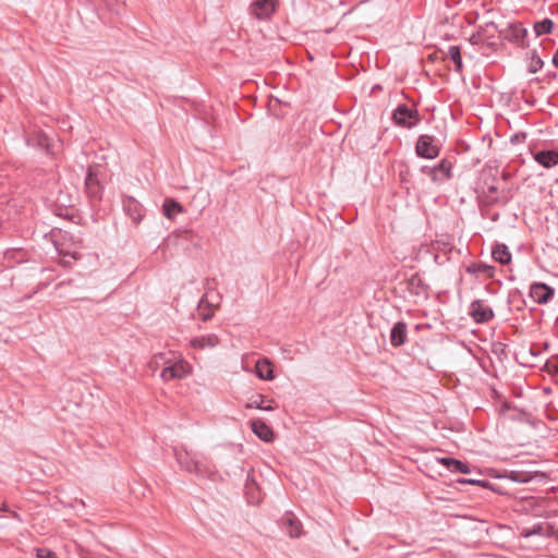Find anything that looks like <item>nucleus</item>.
<instances>
[{"label": "nucleus", "instance_id": "nucleus-1", "mask_svg": "<svg viewBox=\"0 0 558 558\" xmlns=\"http://www.w3.org/2000/svg\"><path fill=\"white\" fill-rule=\"evenodd\" d=\"M150 367L162 366L160 377L163 381L183 379L191 373V365L181 356L172 354L168 356L166 353L156 354L151 362Z\"/></svg>", "mask_w": 558, "mask_h": 558}, {"label": "nucleus", "instance_id": "nucleus-2", "mask_svg": "<svg viewBox=\"0 0 558 558\" xmlns=\"http://www.w3.org/2000/svg\"><path fill=\"white\" fill-rule=\"evenodd\" d=\"M392 121L398 126L411 129L418 124L421 119L416 109H412L405 104H401L393 110Z\"/></svg>", "mask_w": 558, "mask_h": 558}, {"label": "nucleus", "instance_id": "nucleus-3", "mask_svg": "<svg viewBox=\"0 0 558 558\" xmlns=\"http://www.w3.org/2000/svg\"><path fill=\"white\" fill-rule=\"evenodd\" d=\"M415 151L418 157L433 159L439 155V147L432 135L423 134L417 138Z\"/></svg>", "mask_w": 558, "mask_h": 558}, {"label": "nucleus", "instance_id": "nucleus-4", "mask_svg": "<svg viewBox=\"0 0 558 558\" xmlns=\"http://www.w3.org/2000/svg\"><path fill=\"white\" fill-rule=\"evenodd\" d=\"M452 162L449 159H442L437 166L433 168L423 167L422 171L426 172L433 182H444L452 177Z\"/></svg>", "mask_w": 558, "mask_h": 558}, {"label": "nucleus", "instance_id": "nucleus-5", "mask_svg": "<svg viewBox=\"0 0 558 558\" xmlns=\"http://www.w3.org/2000/svg\"><path fill=\"white\" fill-rule=\"evenodd\" d=\"M469 314L477 324H484L494 318L493 310L485 305L483 300L473 301L470 305Z\"/></svg>", "mask_w": 558, "mask_h": 558}, {"label": "nucleus", "instance_id": "nucleus-6", "mask_svg": "<svg viewBox=\"0 0 558 558\" xmlns=\"http://www.w3.org/2000/svg\"><path fill=\"white\" fill-rule=\"evenodd\" d=\"M531 298L538 304H547L555 295V289L543 282H534L530 287Z\"/></svg>", "mask_w": 558, "mask_h": 558}, {"label": "nucleus", "instance_id": "nucleus-7", "mask_svg": "<svg viewBox=\"0 0 558 558\" xmlns=\"http://www.w3.org/2000/svg\"><path fill=\"white\" fill-rule=\"evenodd\" d=\"M280 524L282 530L290 536V537H300L303 533L302 523L301 521L295 517L294 513L287 511L281 520Z\"/></svg>", "mask_w": 558, "mask_h": 558}, {"label": "nucleus", "instance_id": "nucleus-8", "mask_svg": "<svg viewBox=\"0 0 558 558\" xmlns=\"http://www.w3.org/2000/svg\"><path fill=\"white\" fill-rule=\"evenodd\" d=\"M277 0H254L251 4L252 14L259 19H268L275 12Z\"/></svg>", "mask_w": 558, "mask_h": 558}, {"label": "nucleus", "instance_id": "nucleus-9", "mask_svg": "<svg viewBox=\"0 0 558 558\" xmlns=\"http://www.w3.org/2000/svg\"><path fill=\"white\" fill-rule=\"evenodd\" d=\"M85 187L90 198H100L101 186L98 181L97 173L94 171L93 167L88 168L87 175L85 179Z\"/></svg>", "mask_w": 558, "mask_h": 558}, {"label": "nucleus", "instance_id": "nucleus-10", "mask_svg": "<svg viewBox=\"0 0 558 558\" xmlns=\"http://www.w3.org/2000/svg\"><path fill=\"white\" fill-rule=\"evenodd\" d=\"M408 336V326L404 322H397L390 331V343L398 348L405 343Z\"/></svg>", "mask_w": 558, "mask_h": 558}, {"label": "nucleus", "instance_id": "nucleus-11", "mask_svg": "<svg viewBox=\"0 0 558 558\" xmlns=\"http://www.w3.org/2000/svg\"><path fill=\"white\" fill-rule=\"evenodd\" d=\"M123 208L135 223H138L142 220L143 206L134 197L128 196L124 198Z\"/></svg>", "mask_w": 558, "mask_h": 558}, {"label": "nucleus", "instance_id": "nucleus-12", "mask_svg": "<svg viewBox=\"0 0 558 558\" xmlns=\"http://www.w3.org/2000/svg\"><path fill=\"white\" fill-rule=\"evenodd\" d=\"M404 286L407 291L416 296L422 295L427 291V284L418 274H413L411 277H409L404 281Z\"/></svg>", "mask_w": 558, "mask_h": 558}, {"label": "nucleus", "instance_id": "nucleus-13", "mask_svg": "<svg viewBox=\"0 0 558 558\" xmlns=\"http://www.w3.org/2000/svg\"><path fill=\"white\" fill-rule=\"evenodd\" d=\"M538 475L544 476L543 473L535 470L513 469L508 471L507 477L517 483H527Z\"/></svg>", "mask_w": 558, "mask_h": 558}, {"label": "nucleus", "instance_id": "nucleus-14", "mask_svg": "<svg viewBox=\"0 0 558 558\" xmlns=\"http://www.w3.org/2000/svg\"><path fill=\"white\" fill-rule=\"evenodd\" d=\"M219 343V338L215 333L204 335L201 337H195L191 339L190 345L194 349H211L215 348Z\"/></svg>", "mask_w": 558, "mask_h": 558}, {"label": "nucleus", "instance_id": "nucleus-15", "mask_svg": "<svg viewBox=\"0 0 558 558\" xmlns=\"http://www.w3.org/2000/svg\"><path fill=\"white\" fill-rule=\"evenodd\" d=\"M534 159L543 167L549 169L558 165V151L541 150L534 155Z\"/></svg>", "mask_w": 558, "mask_h": 558}, {"label": "nucleus", "instance_id": "nucleus-16", "mask_svg": "<svg viewBox=\"0 0 558 558\" xmlns=\"http://www.w3.org/2000/svg\"><path fill=\"white\" fill-rule=\"evenodd\" d=\"M251 427L253 433L264 441H271L274 438V433L271 428L262 420H254L251 423Z\"/></svg>", "mask_w": 558, "mask_h": 558}, {"label": "nucleus", "instance_id": "nucleus-17", "mask_svg": "<svg viewBox=\"0 0 558 558\" xmlns=\"http://www.w3.org/2000/svg\"><path fill=\"white\" fill-rule=\"evenodd\" d=\"M493 258L500 263L501 265H507L511 262V253L509 252L507 245L497 244L492 252Z\"/></svg>", "mask_w": 558, "mask_h": 558}, {"label": "nucleus", "instance_id": "nucleus-18", "mask_svg": "<svg viewBox=\"0 0 558 558\" xmlns=\"http://www.w3.org/2000/svg\"><path fill=\"white\" fill-rule=\"evenodd\" d=\"M256 374L260 379L271 380L274 378V369L268 360H260L256 363Z\"/></svg>", "mask_w": 558, "mask_h": 558}, {"label": "nucleus", "instance_id": "nucleus-19", "mask_svg": "<svg viewBox=\"0 0 558 558\" xmlns=\"http://www.w3.org/2000/svg\"><path fill=\"white\" fill-rule=\"evenodd\" d=\"M162 209H163V215L167 218L172 219L177 214H179L183 210V207L177 201H174L172 198H167L163 202Z\"/></svg>", "mask_w": 558, "mask_h": 558}, {"label": "nucleus", "instance_id": "nucleus-20", "mask_svg": "<svg viewBox=\"0 0 558 558\" xmlns=\"http://www.w3.org/2000/svg\"><path fill=\"white\" fill-rule=\"evenodd\" d=\"M447 56L454 62L456 72L461 73L463 69L461 51L459 46H450L447 51Z\"/></svg>", "mask_w": 558, "mask_h": 558}, {"label": "nucleus", "instance_id": "nucleus-21", "mask_svg": "<svg viewBox=\"0 0 558 558\" xmlns=\"http://www.w3.org/2000/svg\"><path fill=\"white\" fill-rule=\"evenodd\" d=\"M264 403H265V396L257 395L250 403L246 404V408H255V409L264 410V411L275 410V405H272V403H274L272 400H270L267 405H265Z\"/></svg>", "mask_w": 558, "mask_h": 558}, {"label": "nucleus", "instance_id": "nucleus-22", "mask_svg": "<svg viewBox=\"0 0 558 558\" xmlns=\"http://www.w3.org/2000/svg\"><path fill=\"white\" fill-rule=\"evenodd\" d=\"M554 27V23L550 19H544L541 22H536L534 25V31L537 36L551 33Z\"/></svg>", "mask_w": 558, "mask_h": 558}, {"label": "nucleus", "instance_id": "nucleus-23", "mask_svg": "<svg viewBox=\"0 0 558 558\" xmlns=\"http://www.w3.org/2000/svg\"><path fill=\"white\" fill-rule=\"evenodd\" d=\"M177 459L179 461V463L181 464V466L183 469H185L186 471L191 472V473H198L199 472V464L198 462H195V461H187V454H185V457H183V454H177Z\"/></svg>", "mask_w": 558, "mask_h": 558}, {"label": "nucleus", "instance_id": "nucleus-24", "mask_svg": "<svg viewBox=\"0 0 558 558\" xmlns=\"http://www.w3.org/2000/svg\"><path fill=\"white\" fill-rule=\"evenodd\" d=\"M543 65H544V62L541 59V57L536 53V51H533L531 54V62L529 65V71L531 73H536L537 71H539L543 68Z\"/></svg>", "mask_w": 558, "mask_h": 558}, {"label": "nucleus", "instance_id": "nucleus-25", "mask_svg": "<svg viewBox=\"0 0 558 558\" xmlns=\"http://www.w3.org/2000/svg\"><path fill=\"white\" fill-rule=\"evenodd\" d=\"M450 471L466 474L470 472V469L465 463L456 459L454 462H452Z\"/></svg>", "mask_w": 558, "mask_h": 558}, {"label": "nucleus", "instance_id": "nucleus-26", "mask_svg": "<svg viewBox=\"0 0 558 558\" xmlns=\"http://www.w3.org/2000/svg\"><path fill=\"white\" fill-rule=\"evenodd\" d=\"M526 29L521 26H514L511 31V36L515 41L522 40L526 36Z\"/></svg>", "mask_w": 558, "mask_h": 558}, {"label": "nucleus", "instance_id": "nucleus-27", "mask_svg": "<svg viewBox=\"0 0 558 558\" xmlns=\"http://www.w3.org/2000/svg\"><path fill=\"white\" fill-rule=\"evenodd\" d=\"M36 556L37 558H57L56 554L48 548H38Z\"/></svg>", "mask_w": 558, "mask_h": 558}, {"label": "nucleus", "instance_id": "nucleus-28", "mask_svg": "<svg viewBox=\"0 0 558 558\" xmlns=\"http://www.w3.org/2000/svg\"><path fill=\"white\" fill-rule=\"evenodd\" d=\"M204 300L201 301V304H199V308H201V317L204 322L210 319L214 315L213 311L211 310H208V311H204L202 307H203V304H204Z\"/></svg>", "mask_w": 558, "mask_h": 558}, {"label": "nucleus", "instance_id": "nucleus-29", "mask_svg": "<svg viewBox=\"0 0 558 558\" xmlns=\"http://www.w3.org/2000/svg\"><path fill=\"white\" fill-rule=\"evenodd\" d=\"M545 369L547 371V373L556 375L558 374V363L548 361L545 364Z\"/></svg>", "mask_w": 558, "mask_h": 558}, {"label": "nucleus", "instance_id": "nucleus-30", "mask_svg": "<svg viewBox=\"0 0 558 558\" xmlns=\"http://www.w3.org/2000/svg\"><path fill=\"white\" fill-rule=\"evenodd\" d=\"M454 460H456V459H453V458H440V459H438V461H439L442 465L447 466L449 470L451 469V466H452V462H454Z\"/></svg>", "mask_w": 558, "mask_h": 558}, {"label": "nucleus", "instance_id": "nucleus-31", "mask_svg": "<svg viewBox=\"0 0 558 558\" xmlns=\"http://www.w3.org/2000/svg\"><path fill=\"white\" fill-rule=\"evenodd\" d=\"M541 530H542V527H541V526H538L537 529H533V530H531V531H526V530H524V531L522 532V535H523V536H525V537H529V536L534 535V534H539V533H541Z\"/></svg>", "mask_w": 558, "mask_h": 558}, {"label": "nucleus", "instance_id": "nucleus-32", "mask_svg": "<svg viewBox=\"0 0 558 558\" xmlns=\"http://www.w3.org/2000/svg\"><path fill=\"white\" fill-rule=\"evenodd\" d=\"M478 270L483 271V272H488L489 276H493V274H492L493 267H490V266L481 265L478 267Z\"/></svg>", "mask_w": 558, "mask_h": 558}, {"label": "nucleus", "instance_id": "nucleus-33", "mask_svg": "<svg viewBox=\"0 0 558 558\" xmlns=\"http://www.w3.org/2000/svg\"><path fill=\"white\" fill-rule=\"evenodd\" d=\"M462 483L476 484V485L485 486V482L484 481L463 480Z\"/></svg>", "mask_w": 558, "mask_h": 558}, {"label": "nucleus", "instance_id": "nucleus-34", "mask_svg": "<svg viewBox=\"0 0 558 558\" xmlns=\"http://www.w3.org/2000/svg\"><path fill=\"white\" fill-rule=\"evenodd\" d=\"M487 191H488V193H490V194H495V193H497L498 187H497V186H495V185H489V186L487 187Z\"/></svg>", "mask_w": 558, "mask_h": 558}, {"label": "nucleus", "instance_id": "nucleus-35", "mask_svg": "<svg viewBox=\"0 0 558 558\" xmlns=\"http://www.w3.org/2000/svg\"><path fill=\"white\" fill-rule=\"evenodd\" d=\"M553 63L556 68H558V49L556 50V52L553 57Z\"/></svg>", "mask_w": 558, "mask_h": 558}, {"label": "nucleus", "instance_id": "nucleus-36", "mask_svg": "<svg viewBox=\"0 0 558 558\" xmlns=\"http://www.w3.org/2000/svg\"><path fill=\"white\" fill-rule=\"evenodd\" d=\"M253 485H255L254 480H251V481H250V480H247V481H246V485H245V487H246V489H247V490H250V489H251V486H253Z\"/></svg>", "mask_w": 558, "mask_h": 558}, {"label": "nucleus", "instance_id": "nucleus-37", "mask_svg": "<svg viewBox=\"0 0 558 558\" xmlns=\"http://www.w3.org/2000/svg\"><path fill=\"white\" fill-rule=\"evenodd\" d=\"M0 511H8V507H7V504L3 502L0 507Z\"/></svg>", "mask_w": 558, "mask_h": 558}, {"label": "nucleus", "instance_id": "nucleus-38", "mask_svg": "<svg viewBox=\"0 0 558 558\" xmlns=\"http://www.w3.org/2000/svg\"><path fill=\"white\" fill-rule=\"evenodd\" d=\"M12 517H13V518H15V519H17V520H21V519H20V517H19V514H17L16 512H13V513H12Z\"/></svg>", "mask_w": 558, "mask_h": 558}]
</instances>
